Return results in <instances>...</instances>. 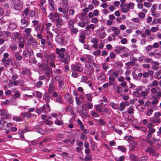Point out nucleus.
Returning <instances> with one entry per match:
<instances>
[{"label": "nucleus", "mask_w": 161, "mask_h": 161, "mask_svg": "<svg viewBox=\"0 0 161 161\" xmlns=\"http://www.w3.org/2000/svg\"><path fill=\"white\" fill-rule=\"evenodd\" d=\"M54 124L55 125H63L64 124V123L63 122V121L61 120H56L54 121Z\"/></svg>", "instance_id": "35"}, {"label": "nucleus", "mask_w": 161, "mask_h": 161, "mask_svg": "<svg viewBox=\"0 0 161 161\" xmlns=\"http://www.w3.org/2000/svg\"><path fill=\"white\" fill-rule=\"evenodd\" d=\"M147 157H141L138 161H146L147 159Z\"/></svg>", "instance_id": "64"}, {"label": "nucleus", "mask_w": 161, "mask_h": 161, "mask_svg": "<svg viewBox=\"0 0 161 161\" xmlns=\"http://www.w3.org/2000/svg\"><path fill=\"white\" fill-rule=\"evenodd\" d=\"M139 17L140 19H143L145 17V15L144 13L140 12L139 14Z\"/></svg>", "instance_id": "51"}, {"label": "nucleus", "mask_w": 161, "mask_h": 161, "mask_svg": "<svg viewBox=\"0 0 161 161\" xmlns=\"http://www.w3.org/2000/svg\"><path fill=\"white\" fill-rule=\"evenodd\" d=\"M58 10L59 12H61L64 14H66V15H65V16L67 18V11L63 9L61 7L59 8H58Z\"/></svg>", "instance_id": "32"}, {"label": "nucleus", "mask_w": 161, "mask_h": 161, "mask_svg": "<svg viewBox=\"0 0 161 161\" xmlns=\"http://www.w3.org/2000/svg\"><path fill=\"white\" fill-rule=\"evenodd\" d=\"M127 103V105H128L129 103L127 101L125 102V103L122 102L120 104V107H118V109L120 111H122L124 110V108L126 106V104Z\"/></svg>", "instance_id": "15"}, {"label": "nucleus", "mask_w": 161, "mask_h": 161, "mask_svg": "<svg viewBox=\"0 0 161 161\" xmlns=\"http://www.w3.org/2000/svg\"><path fill=\"white\" fill-rule=\"evenodd\" d=\"M95 25L93 24H90L89 25H87L86 28L85 29L86 30H88L90 29H91L93 30L95 28Z\"/></svg>", "instance_id": "27"}, {"label": "nucleus", "mask_w": 161, "mask_h": 161, "mask_svg": "<svg viewBox=\"0 0 161 161\" xmlns=\"http://www.w3.org/2000/svg\"><path fill=\"white\" fill-rule=\"evenodd\" d=\"M124 138L130 143L134 139V138L131 136H125Z\"/></svg>", "instance_id": "23"}, {"label": "nucleus", "mask_w": 161, "mask_h": 161, "mask_svg": "<svg viewBox=\"0 0 161 161\" xmlns=\"http://www.w3.org/2000/svg\"><path fill=\"white\" fill-rule=\"evenodd\" d=\"M153 110L151 109H148L147 112L146 114L147 116L150 115L153 113Z\"/></svg>", "instance_id": "56"}, {"label": "nucleus", "mask_w": 161, "mask_h": 161, "mask_svg": "<svg viewBox=\"0 0 161 161\" xmlns=\"http://www.w3.org/2000/svg\"><path fill=\"white\" fill-rule=\"evenodd\" d=\"M157 7V5L156 4H154L153 5L152 7L151 8V12H154L156 10Z\"/></svg>", "instance_id": "57"}, {"label": "nucleus", "mask_w": 161, "mask_h": 161, "mask_svg": "<svg viewBox=\"0 0 161 161\" xmlns=\"http://www.w3.org/2000/svg\"><path fill=\"white\" fill-rule=\"evenodd\" d=\"M133 94L136 96L137 97H141V93H140L139 92H133Z\"/></svg>", "instance_id": "53"}, {"label": "nucleus", "mask_w": 161, "mask_h": 161, "mask_svg": "<svg viewBox=\"0 0 161 161\" xmlns=\"http://www.w3.org/2000/svg\"><path fill=\"white\" fill-rule=\"evenodd\" d=\"M22 2L19 0H16L15 4L14 5V8L16 10H19L22 8Z\"/></svg>", "instance_id": "10"}, {"label": "nucleus", "mask_w": 161, "mask_h": 161, "mask_svg": "<svg viewBox=\"0 0 161 161\" xmlns=\"http://www.w3.org/2000/svg\"><path fill=\"white\" fill-rule=\"evenodd\" d=\"M13 119L14 120H15L17 121H21V119L19 117H17V116H14Z\"/></svg>", "instance_id": "62"}, {"label": "nucleus", "mask_w": 161, "mask_h": 161, "mask_svg": "<svg viewBox=\"0 0 161 161\" xmlns=\"http://www.w3.org/2000/svg\"><path fill=\"white\" fill-rule=\"evenodd\" d=\"M57 54L58 55V57H62L64 54V53L65 52V49L64 48H61L60 49L57 48L56 50Z\"/></svg>", "instance_id": "6"}, {"label": "nucleus", "mask_w": 161, "mask_h": 161, "mask_svg": "<svg viewBox=\"0 0 161 161\" xmlns=\"http://www.w3.org/2000/svg\"><path fill=\"white\" fill-rule=\"evenodd\" d=\"M41 110L42 112L47 114L49 112L50 110V106L48 104H46V106L44 105L43 106L41 107Z\"/></svg>", "instance_id": "9"}, {"label": "nucleus", "mask_w": 161, "mask_h": 161, "mask_svg": "<svg viewBox=\"0 0 161 161\" xmlns=\"http://www.w3.org/2000/svg\"><path fill=\"white\" fill-rule=\"evenodd\" d=\"M109 105L111 107L114 109H118V105L116 103H115L114 102H110L109 103Z\"/></svg>", "instance_id": "22"}, {"label": "nucleus", "mask_w": 161, "mask_h": 161, "mask_svg": "<svg viewBox=\"0 0 161 161\" xmlns=\"http://www.w3.org/2000/svg\"><path fill=\"white\" fill-rule=\"evenodd\" d=\"M56 42L60 44H64L65 41L60 36L57 35L56 36Z\"/></svg>", "instance_id": "12"}, {"label": "nucleus", "mask_w": 161, "mask_h": 161, "mask_svg": "<svg viewBox=\"0 0 161 161\" xmlns=\"http://www.w3.org/2000/svg\"><path fill=\"white\" fill-rule=\"evenodd\" d=\"M144 5L146 7L149 8H150L151 6L152 3H151L145 2L144 3Z\"/></svg>", "instance_id": "55"}, {"label": "nucleus", "mask_w": 161, "mask_h": 161, "mask_svg": "<svg viewBox=\"0 0 161 161\" xmlns=\"http://www.w3.org/2000/svg\"><path fill=\"white\" fill-rule=\"evenodd\" d=\"M21 94L18 91H16L14 95L15 98H18L20 96Z\"/></svg>", "instance_id": "49"}, {"label": "nucleus", "mask_w": 161, "mask_h": 161, "mask_svg": "<svg viewBox=\"0 0 161 161\" xmlns=\"http://www.w3.org/2000/svg\"><path fill=\"white\" fill-rule=\"evenodd\" d=\"M60 61L64 62L66 64L68 63V61L70 59L69 55L67 53H66L65 54H64L62 57H60Z\"/></svg>", "instance_id": "2"}, {"label": "nucleus", "mask_w": 161, "mask_h": 161, "mask_svg": "<svg viewBox=\"0 0 161 161\" xmlns=\"http://www.w3.org/2000/svg\"><path fill=\"white\" fill-rule=\"evenodd\" d=\"M130 144L132 147H135L137 145V143L136 142L134 141V139L132 141V142H131L130 143Z\"/></svg>", "instance_id": "43"}, {"label": "nucleus", "mask_w": 161, "mask_h": 161, "mask_svg": "<svg viewBox=\"0 0 161 161\" xmlns=\"http://www.w3.org/2000/svg\"><path fill=\"white\" fill-rule=\"evenodd\" d=\"M125 5H126L129 10V9H132L134 7V4L133 3L131 2H130L129 3Z\"/></svg>", "instance_id": "25"}, {"label": "nucleus", "mask_w": 161, "mask_h": 161, "mask_svg": "<svg viewBox=\"0 0 161 161\" xmlns=\"http://www.w3.org/2000/svg\"><path fill=\"white\" fill-rule=\"evenodd\" d=\"M160 63L159 62L157 61H152L151 64H153L155 65L158 66L160 65Z\"/></svg>", "instance_id": "58"}, {"label": "nucleus", "mask_w": 161, "mask_h": 161, "mask_svg": "<svg viewBox=\"0 0 161 161\" xmlns=\"http://www.w3.org/2000/svg\"><path fill=\"white\" fill-rule=\"evenodd\" d=\"M120 6L121 7V11L122 13H126L129 11V9L125 5L121 3Z\"/></svg>", "instance_id": "13"}, {"label": "nucleus", "mask_w": 161, "mask_h": 161, "mask_svg": "<svg viewBox=\"0 0 161 161\" xmlns=\"http://www.w3.org/2000/svg\"><path fill=\"white\" fill-rule=\"evenodd\" d=\"M114 51L116 53H120L123 52H127L128 49L125 47H118L115 49Z\"/></svg>", "instance_id": "3"}, {"label": "nucleus", "mask_w": 161, "mask_h": 161, "mask_svg": "<svg viewBox=\"0 0 161 161\" xmlns=\"http://www.w3.org/2000/svg\"><path fill=\"white\" fill-rule=\"evenodd\" d=\"M158 82L156 80H154L152 84H150L149 85V86L150 87H152L153 86H156L158 85Z\"/></svg>", "instance_id": "37"}, {"label": "nucleus", "mask_w": 161, "mask_h": 161, "mask_svg": "<svg viewBox=\"0 0 161 161\" xmlns=\"http://www.w3.org/2000/svg\"><path fill=\"white\" fill-rule=\"evenodd\" d=\"M75 100L77 104L80 105L82 104L81 101L80 100V98L78 97H75Z\"/></svg>", "instance_id": "45"}, {"label": "nucleus", "mask_w": 161, "mask_h": 161, "mask_svg": "<svg viewBox=\"0 0 161 161\" xmlns=\"http://www.w3.org/2000/svg\"><path fill=\"white\" fill-rule=\"evenodd\" d=\"M158 30V28L157 27H152L151 29V31L153 32H155Z\"/></svg>", "instance_id": "50"}, {"label": "nucleus", "mask_w": 161, "mask_h": 161, "mask_svg": "<svg viewBox=\"0 0 161 161\" xmlns=\"http://www.w3.org/2000/svg\"><path fill=\"white\" fill-rule=\"evenodd\" d=\"M94 108L98 112H101L103 111V110L102 109L103 108H102V107L98 105H95L94 106Z\"/></svg>", "instance_id": "26"}, {"label": "nucleus", "mask_w": 161, "mask_h": 161, "mask_svg": "<svg viewBox=\"0 0 161 161\" xmlns=\"http://www.w3.org/2000/svg\"><path fill=\"white\" fill-rule=\"evenodd\" d=\"M158 91L157 89L155 87L151 89V92L152 93L155 94Z\"/></svg>", "instance_id": "63"}, {"label": "nucleus", "mask_w": 161, "mask_h": 161, "mask_svg": "<svg viewBox=\"0 0 161 161\" xmlns=\"http://www.w3.org/2000/svg\"><path fill=\"white\" fill-rule=\"evenodd\" d=\"M86 106L88 108L90 109H92L93 107L91 103H86Z\"/></svg>", "instance_id": "61"}, {"label": "nucleus", "mask_w": 161, "mask_h": 161, "mask_svg": "<svg viewBox=\"0 0 161 161\" xmlns=\"http://www.w3.org/2000/svg\"><path fill=\"white\" fill-rule=\"evenodd\" d=\"M130 158L131 160L134 161H138V159L133 154H131L130 155Z\"/></svg>", "instance_id": "36"}, {"label": "nucleus", "mask_w": 161, "mask_h": 161, "mask_svg": "<svg viewBox=\"0 0 161 161\" xmlns=\"http://www.w3.org/2000/svg\"><path fill=\"white\" fill-rule=\"evenodd\" d=\"M44 122L45 124L48 125H51L53 124V122L52 121L48 120L47 119H46Z\"/></svg>", "instance_id": "38"}, {"label": "nucleus", "mask_w": 161, "mask_h": 161, "mask_svg": "<svg viewBox=\"0 0 161 161\" xmlns=\"http://www.w3.org/2000/svg\"><path fill=\"white\" fill-rule=\"evenodd\" d=\"M2 61L4 63L5 66H8L10 64V60L8 59L4 58Z\"/></svg>", "instance_id": "24"}, {"label": "nucleus", "mask_w": 161, "mask_h": 161, "mask_svg": "<svg viewBox=\"0 0 161 161\" xmlns=\"http://www.w3.org/2000/svg\"><path fill=\"white\" fill-rule=\"evenodd\" d=\"M8 27L11 29L13 30L17 28V25L15 23L11 22L9 25Z\"/></svg>", "instance_id": "20"}, {"label": "nucleus", "mask_w": 161, "mask_h": 161, "mask_svg": "<svg viewBox=\"0 0 161 161\" xmlns=\"http://www.w3.org/2000/svg\"><path fill=\"white\" fill-rule=\"evenodd\" d=\"M60 15L57 12H52L50 13L48 17L50 19L53 20L54 18H59Z\"/></svg>", "instance_id": "8"}, {"label": "nucleus", "mask_w": 161, "mask_h": 161, "mask_svg": "<svg viewBox=\"0 0 161 161\" xmlns=\"http://www.w3.org/2000/svg\"><path fill=\"white\" fill-rule=\"evenodd\" d=\"M146 151L147 152L151 154H152L153 155L156 156V154L155 153V148L152 147H148L146 150Z\"/></svg>", "instance_id": "11"}, {"label": "nucleus", "mask_w": 161, "mask_h": 161, "mask_svg": "<svg viewBox=\"0 0 161 161\" xmlns=\"http://www.w3.org/2000/svg\"><path fill=\"white\" fill-rule=\"evenodd\" d=\"M91 114L92 116H93V117H94L97 118V117H98L99 116V115L98 113H97L93 111H91Z\"/></svg>", "instance_id": "44"}, {"label": "nucleus", "mask_w": 161, "mask_h": 161, "mask_svg": "<svg viewBox=\"0 0 161 161\" xmlns=\"http://www.w3.org/2000/svg\"><path fill=\"white\" fill-rule=\"evenodd\" d=\"M86 97L87 99H88L89 102H91L92 100V94H86Z\"/></svg>", "instance_id": "42"}, {"label": "nucleus", "mask_w": 161, "mask_h": 161, "mask_svg": "<svg viewBox=\"0 0 161 161\" xmlns=\"http://www.w3.org/2000/svg\"><path fill=\"white\" fill-rule=\"evenodd\" d=\"M85 38V36L83 35H81L79 37V41L81 43H83Z\"/></svg>", "instance_id": "40"}, {"label": "nucleus", "mask_w": 161, "mask_h": 161, "mask_svg": "<svg viewBox=\"0 0 161 161\" xmlns=\"http://www.w3.org/2000/svg\"><path fill=\"white\" fill-rule=\"evenodd\" d=\"M101 53V51L100 50H97L93 53L94 55L95 56H98L100 55Z\"/></svg>", "instance_id": "39"}, {"label": "nucleus", "mask_w": 161, "mask_h": 161, "mask_svg": "<svg viewBox=\"0 0 161 161\" xmlns=\"http://www.w3.org/2000/svg\"><path fill=\"white\" fill-rule=\"evenodd\" d=\"M86 58H87V61H92L93 59L92 58V57L90 55H86Z\"/></svg>", "instance_id": "59"}, {"label": "nucleus", "mask_w": 161, "mask_h": 161, "mask_svg": "<svg viewBox=\"0 0 161 161\" xmlns=\"http://www.w3.org/2000/svg\"><path fill=\"white\" fill-rule=\"evenodd\" d=\"M15 57L16 59L17 60H21L22 58V57L19 54V53L18 52H16L15 53Z\"/></svg>", "instance_id": "30"}, {"label": "nucleus", "mask_w": 161, "mask_h": 161, "mask_svg": "<svg viewBox=\"0 0 161 161\" xmlns=\"http://www.w3.org/2000/svg\"><path fill=\"white\" fill-rule=\"evenodd\" d=\"M52 70L51 69L48 67H47L46 69V75L48 77L50 76Z\"/></svg>", "instance_id": "21"}, {"label": "nucleus", "mask_w": 161, "mask_h": 161, "mask_svg": "<svg viewBox=\"0 0 161 161\" xmlns=\"http://www.w3.org/2000/svg\"><path fill=\"white\" fill-rule=\"evenodd\" d=\"M155 76L157 79H161V70L155 73Z\"/></svg>", "instance_id": "28"}, {"label": "nucleus", "mask_w": 161, "mask_h": 161, "mask_svg": "<svg viewBox=\"0 0 161 161\" xmlns=\"http://www.w3.org/2000/svg\"><path fill=\"white\" fill-rule=\"evenodd\" d=\"M97 35L101 39H103L106 37V34L104 30L100 29L98 31Z\"/></svg>", "instance_id": "7"}, {"label": "nucleus", "mask_w": 161, "mask_h": 161, "mask_svg": "<svg viewBox=\"0 0 161 161\" xmlns=\"http://www.w3.org/2000/svg\"><path fill=\"white\" fill-rule=\"evenodd\" d=\"M29 12V10L28 8H26L24 10L22 14L23 18L28 19Z\"/></svg>", "instance_id": "16"}, {"label": "nucleus", "mask_w": 161, "mask_h": 161, "mask_svg": "<svg viewBox=\"0 0 161 161\" xmlns=\"http://www.w3.org/2000/svg\"><path fill=\"white\" fill-rule=\"evenodd\" d=\"M130 74V72L129 70H127L125 74V78L126 80L129 82H130V78L129 76V75Z\"/></svg>", "instance_id": "31"}, {"label": "nucleus", "mask_w": 161, "mask_h": 161, "mask_svg": "<svg viewBox=\"0 0 161 161\" xmlns=\"http://www.w3.org/2000/svg\"><path fill=\"white\" fill-rule=\"evenodd\" d=\"M20 27L22 29H24L29 24V21L27 20V19L23 18L20 21Z\"/></svg>", "instance_id": "4"}, {"label": "nucleus", "mask_w": 161, "mask_h": 161, "mask_svg": "<svg viewBox=\"0 0 161 161\" xmlns=\"http://www.w3.org/2000/svg\"><path fill=\"white\" fill-rule=\"evenodd\" d=\"M102 109L103 110L102 112L106 113L107 114H109L111 112V110L106 107L103 108Z\"/></svg>", "instance_id": "33"}, {"label": "nucleus", "mask_w": 161, "mask_h": 161, "mask_svg": "<svg viewBox=\"0 0 161 161\" xmlns=\"http://www.w3.org/2000/svg\"><path fill=\"white\" fill-rule=\"evenodd\" d=\"M43 99L46 101V104H48L49 101V97L46 94H44L43 97Z\"/></svg>", "instance_id": "34"}, {"label": "nucleus", "mask_w": 161, "mask_h": 161, "mask_svg": "<svg viewBox=\"0 0 161 161\" xmlns=\"http://www.w3.org/2000/svg\"><path fill=\"white\" fill-rule=\"evenodd\" d=\"M56 101L60 103H62V101L60 96H58L56 98Z\"/></svg>", "instance_id": "60"}, {"label": "nucleus", "mask_w": 161, "mask_h": 161, "mask_svg": "<svg viewBox=\"0 0 161 161\" xmlns=\"http://www.w3.org/2000/svg\"><path fill=\"white\" fill-rule=\"evenodd\" d=\"M122 72V70L121 69L114 72H113L112 70L111 69L108 71V73L110 76H114L116 77H118L119 75L121 74Z\"/></svg>", "instance_id": "1"}, {"label": "nucleus", "mask_w": 161, "mask_h": 161, "mask_svg": "<svg viewBox=\"0 0 161 161\" xmlns=\"http://www.w3.org/2000/svg\"><path fill=\"white\" fill-rule=\"evenodd\" d=\"M65 98L69 101L70 103H72L73 102V100L72 96L69 94H67L65 96Z\"/></svg>", "instance_id": "19"}, {"label": "nucleus", "mask_w": 161, "mask_h": 161, "mask_svg": "<svg viewBox=\"0 0 161 161\" xmlns=\"http://www.w3.org/2000/svg\"><path fill=\"white\" fill-rule=\"evenodd\" d=\"M78 24L80 26L82 27H84L86 25V22L83 21L79 23Z\"/></svg>", "instance_id": "52"}, {"label": "nucleus", "mask_w": 161, "mask_h": 161, "mask_svg": "<svg viewBox=\"0 0 161 161\" xmlns=\"http://www.w3.org/2000/svg\"><path fill=\"white\" fill-rule=\"evenodd\" d=\"M3 118L5 119H8L11 117L10 116L7 114L6 111L4 114L3 115Z\"/></svg>", "instance_id": "54"}, {"label": "nucleus", "mask_w": 161, "mask_h": 161, "mask_svg": "<svg viewBox=\"0 0 161 161\" xmlns=\"http://www.w3.org/2000/svg\"><path fill=\"white\" fill-rule=\"evenodd\" d=\"M49 8L50 10L51 11H53L55 10V9L54 7V3L53 0H49Z\"/></svg>", "instance_id": "18"}, {"label": "nucleus", "mask_w": 161, "mask_h": 161, "mask_svg": "<svg viewBox=\"0 0 161 161\" xmlns=\"http://www.w3.org/2000/svg\"><path fill=\"white\" fill-rule=\"evenodd\" d=\"M31 31L32 29L31 28H26L25 29L24 31L27 35H29L31 33Z\"/></svg>", "instance_id": "46"}, {"label": "nucleus", "mask_w": 161, "mask_h": 161, "mask_svg": "<svg viewBox=\"0 0 161 161\" xmlns=\"http://www.w3.org/2000/svg\"><path fill=\"white\" fill-rule=\"evenodd\" d=\"M72 69L73 71L80 72L83 70V68L80 64H76L72 65Z\"/></svg>", "instance_id": "5"}, {"label": "nucleus", "mask_w": 161, "mask_h": 161, "mask_svg": "<svg viewBox=\"0 0 161 161\" xmlns=\"http://www.w3.org/2000/svg\"><path fill=\"white\" fill-rule=\"evenodd\" d=\"M45 3V0H43L41 1V3L40 4V7L41 8L42 10H43V9H44V4Z\"/></svg>", "instance_id": "41"}, {"label": "nucleus", "mask_w": 161, "mask_h": 161, "mask_svg": "<svg viewBox=\"0 0 161 161\" xmlns=\"http://www.w3.org/2000/svg\"><path fill=\"white\" fill-rule=\"evenodd\" d=\"M80 138L83 141H85L87 139V136L86 135L82 133L81 134Z\"/></svg>", "instance_id": "47"}, {"label": "nucleus", "mask_w": 161, "mask_h": 161, "mask_svg": "<svg viewBox=\"0 0 161 161\" xmlns=\"http://www.w3.org/2000/svg\"><path fill=\"white\" fill-rule=\"evenodd\" d=\"M68 26L70 31H71V29H72L74 27V23L72 20H69V21Z\"/></svg>", "instance_id": "29"}, {"label": "nucleus", "mask_w": 161, "mask_h": 161, "mask_svg": "<svg viewBox=\"0 0 161 161\" xmlns=\"http://www.w3.org/2000/svg\"><path fill=\"white\" fill-rule=\"evenodd\" d=\"M56 21V26L58 28H60L63 24L62 19L60 18H58L55 19Z\"/></svg>", "instance_id": "14"}, {"label": "nucleus", "mask_w": 161, "mask_h": 161, "mask_svg": "<svg viewBox=\"0 0 161 161\" xmlns=\"http://www.w3.org/2000/svg\"><path fill=\"white\" fill-rule=\"evenodd\" d=\"M112 31H114V34L116 36H119L120 33V30L116 27H112Z\"/></svg>", "instance_id": "17"}, {"label": "nucleus", "mask_w": 161, "mask_h": 161, "mask_svg": "<svg viewBox=\"0 0 161 161\" xmlns=\"http://www.w3.org/2000/svg\"><path fill=\"white\" fill-rule=\"evenodd\" d=\"M92 22L94 24H96L98 22V19L96 17L93 18L91 19Z\"/></svg>", "instance_id": "48"}]
</instances>
